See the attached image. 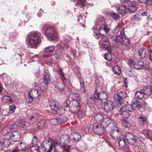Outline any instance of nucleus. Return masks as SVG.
I'll return each instance as SVG.
<instances>
[{"instance_id": "37998d69", "label": "nucleus", "mask_w": 152, "mask_h": 152, "mask_svg": "<svg viewBox=\"0 0 152 152\" xmlns=\"http://www.w3.org/2000/svg\"><path fill=\"white\" fill-rule=\"evenodd\" d=\"M100 94L99 93L97 92V90H96L95 91L94 98L96 101H98L99 100L101 101L103 99L100 97Z\"/></svg>"}, {"instance_id": "6e6d98bb", "label": "nucleus", "mask_w": 152, "mask_h": 152, "mask_svg": "<svg viewBox=\"0 0 152 152\" xmlns=\"http://www.w3.org/2000/svg\"><path fill=\"white\" fill-rule=\"evenodd\" d=\"M104 58L107 60L110 61L112 60V56L111 53H105L104 56Z\"/></svg>"}, {"instance_id": "a19ab883", "label": "nucleus", "mask_w": 152, "mask_h": 152, "mask_svg": "<svg viewBox=\"0 0 152 152\" xmlns=\"http://www.w3.org/2000/svg\"><path fill=\"white\" fill-rule=\"evenodd\" d=\"M114 108L113 105H104V109L106 112H109Z\"/></svg>"}, {"instance_id": "c85d7f7f", "label": "nucleus", "mask_w": 152, "mask_h": 152, "mask_svg": "<svg viewBox=\"0 0 152 152\" xmlns=\"http://www.w3.org/2000/svg\"><path fill=\"white\" fill-rule=\"evenodd\" d=\"M142 133L152 141V132L150 130L148 129H144L142 131Z\"/></svg>"}, {"instance_id": "c9c22d12", "label": "nucleus", "mask_w": 152, "mask_h": 152, "mask_svg": "<svg viewBox=\"0 0 152 152\" xmlns=\"http://www.w3.org/2000/svg\"><path fill=\"white\" fill-rule=\"evenodd\" d=\"M55 46L53 45H50L45 48V51L47 53H51L55 50Z\"/></svg>"}, {"instance_id": "39448f33", "label": "nucleus", "mask_w": 152, "mask_h": 152, "mask_svg": "<svg viewBox=\"0 0 152 152\" xmlns=\"http://www.w3.org/2000/svg\"><path fill=\"white\" fill-rule=\"evenodd\" d=\"M122 4H125L126 5L127 9L131 12H135L137 10L138 6L134 2H132L129 0H121Z\"/></svg>"}, {"instance_id": "864d4df0", "label": "nucleus", "mask_w": 152, "mask_h": 152, "mask_svg": "<svg viewBox=\"0 0 152 152\" xmlns=\"http://www.w3.org/2000/svg\"><path fill=\"white\" fill-rule=\"evenodd\" d=\"M142 133L139 134L137 135H135V138H137L140 141H143L145 138V136H143L141 135Z\"/></svg>"}, {"instance_id": "49530a36", "label": "nucleus", "mask_w": 152, "mask_h": 152, "mask_svg": "<svg viewBox=\"0 0 152 152\" xmlns=\"http://www.w3.org/2000/svg\"><path fill=\"white\" fill-rule=\"evenodd\" d=\"M121 111H122L121 115L123 118H129L130 115L127 111L122 110Z\"/></svg>"}, {"instance_id": "603ef678", "label": "nucleus", "mask_w": 152, "mask_h": 152, "mask_svg": "<svg viewBox=\"0 0 152 152\" xmlns=\"http://www.w3.org/2000/svg\"><path fill=\"white\" fill-rule=\"evenodd\" d=\"M132 19L134 20L139 21L141 20V18L140 15L137 14L132 17Z\"/></svg>"}, {"instance_id": "338daca9", "label": "nucleus", "mask_w": 152, "mask_h": 152, "mask_svg": "<svg viewBox=\"0 0 152 152\" xmlns=\"http://www.w3.org/2000/svg\"><path fill=\"white\" fill-rule=\"evenodd\" d=\"M60 52L58 50H56L54 54V57L56 59L60 56Z\"/></svg>"}, {"instance_id": "f257e3e1", "label": "nucleus", "mask_w": 152, "mask_h": 152, "mask_svg": "<svg viewBox=\"0 0 152 152\" xmlns=\"http://www.w3.org/2000/svg\"><path fill=\"white\" fill-rule=\"evenodd\" d=\"M43 143L45 145L48 149L47 152H51L53 148L55 149V152H69V150L71 148V146L70 145H63L59 146L61 149L59 151L56 150L55 147L56 145L58 144V143L52 139L45 140L43 142Z\"/></svg>"}, {"instance_id": "7ed1b4c3", "label": "nucleus", "mask_w": 152, "mask_h": 152, "mask_svg": "<svg viewBox=\"0 0 152 152\" xmlns=\"http://www.w3.org/2000/svg\"><path fill=\"white\" fill-rule=\"evenodd\" d=\"M28 42L31 48H36L40 43V34L37 32L32 31L30 32L27 36Z\"/></svg>"}, {"instance_id": "0e129e2a", "label": "nucleus", "mask_w": 152, "mask_h": 152, "mask_svg": "<svg viewBox=\"0 0 152 152\" xmlns=\"http://www.w3.org/2000/svg\"><path fill=\"white\" fill-rule=\"evenodd\" d=\"M78 115L81 118L84 117L85 116L86 113L84 111H79L78 113H77Z\"/></svg>"}, {"instance_id": "423d86ee", "label": "nucleus", "mask_w": 152, "mask_h": 152, "mask_svg": "<svg viewBox=\"0 0 152 152\" xmlns=\"http://www.w3.org/2000/svg\"><path fill=\"white\" fill-rule=\"evenodd\" d=\"M40 95L38 90L32 89L29 92L28 96V99L26 100L29 103H31L33 102L34 99L37 98Z\"/></svg>"}, {"instance_id": "6ab92c4d", "label": "nucleus", "mask_w": 152, "mask_h": 152, "mask_svg": "<svg viewBox=\"0 0 152 152\" xmlns=\"http://www.w3.org/2000/svg\"><path fill=\"white\" fill-rule=\"evenodd\" d=\"M69 38H65L63 40H61L60 44L61 47H64L68 48L71 43V41H69Z\"/></svg>"}, {"instance_id": "bf43d9fd", "label": "nucleus", "mask_w": 152, "mask_h": 152, "mask_svg": "<svg viewBox=\"0 0 152 152\" xmlns=\"http://www.w3.org/2000/svg\"><path fill=\"white\" fill-rule=\"evenodd\" d=\"M122 122L124 126L126 127H129L130 125L129 123L124 119H123L122 121Z\"/></svg>"}, {"instance_id": "4be33fe9", "label": "nucleus", "mask_w": 152, "mask_h": 152, "mask_svg": "<svg viewBox=\"0 0 152 152\" xmlns=\"http://www.w3.org/2000/svg\"><path fill=\"white\" fill-rule=\"evenodd\" d=\"M70 111L73 113H78L80 109V105H68Z\"/></svg>"}, {"instance_id": "c756f323", "label": "nucleus", "mask_w": 152, "mask_h": 152, "mask_svg": "<svg viewBox=\"0 0 152 152\" xmlns=\"http://www.w3.org/2000/svg\"><path fill=\"white\" fill-rule=\"evenodd\" d=\"M94 118L97 123H101L104 119L103 115L99 113L96 114L94 116Z\"/></svg>"}, {"instance_id": "ea45409f", "label": "nucleus", "mask_w": 152, "mask_h": 152, "mask_svg": "<svg viewBox=\"0 0 152 152\" xmlns=\"http://www.w3.org/2000/svg\"><path fill=\"white\" fill-rule=\"evenodd\" d=\"M147 118L143 116L142 115H140L138 118V121L142 124H145L146 122Z\"/></svg>"}, {"instance_id": "f3484780", "label": "nucleus", "mask_w": 152, "mask_h": 152, "mask_svg": "<svg viewBox=\"0 0 152 152\" xmlns=\"http://www.w3.org/2000/svg\"><path fill=\"white\" fill-rule=\"evenodd\" d=\"M141 105H125L123 106L122 108L120 110L124 108L126 109V111L132 112L134 110H136L140 107Z\"/></svg>"}, {"instance_id": "e2e57ef3", "label": "nucleus", "mask_w": 152, "mask_h": 152, "mask_svg": "<svg viewBox=\"0 0 152 152\" xmlns=\"http://www.w3.org/2000/svg\"><path fill=\"white\" fill-rule=\"evenodd\" d=\"M49 102V104H58V102L55 99H50Z\"/></svg>"}, {"instance_id": "b1692460", "label": "nucleus", "mask_w": 152, "mask_h": 152, "mask_svg": "<svg viewBox=\"0 0 152 152\" xmlns=\"http://www.w3.org/2000/svg\"><path fill=\"white\" fill-rule=\"evenodd\" d=\"M127 7L126 5H121L119 6L117 11L118 12L120 13L122 16H124L126 14Z\"/></svg>"}, {"instance_id": "5fc2aeb1", "label": "nucleus", "mask_w": 152, "mask_h": 152, "mask_svg": "<svg viewBox=\"0 0 152 152\" xmlns=\"http://www.w3.org/2000/svg\"><path fill=\"white\" fill-rule=\"evenodd\" d=\"M16 109L15 105H11L9 108L8 113L10 114L13 113Z\"/></svg>"}, {"instance_id": "72a5a7b5", "label": "nucleus", "mask_w": 152, "mask_h": 152, "mask_svg": "<svg viewBox=\"0 0 152 152\" xmlns=\"http://www.w3.org/2000/svg\"><path fill=\"white\" fill-rule=\"evenodd\" d=\"M77 2L76 3V5L81 8H83L85 6L86 3V0H77Z\"/></svg>"}, {"instance_id": "bb28decb", "label": "nucleus", "mask_w": 152, "mask_h": 152, "mask_svg": "<svg viewBox=\"0 0 152 152\" xmlns=\"http://www.w3.org/2000/svg\"><path fill=\"white\" fill-rule=\"evenodd\" d=\"M125 138L128 140V142L129 143L130 140L134 141H135L136 140L135 135H133L130 132H128L126 133L125 136Z\"/></svg>"}, {"instance_id": "412c9836", "label": "nucleus", "mask_w": 152, "mask_h": 152, "mask_svg": "<svg viewBox=\"0 0 152 152\" xmlns=\"http://www.w3.org/2000/svg\"><path fill=\"white\" fill-rule=\"evenodd\" d=\"M50 123L52 125L55 126L62 124L64 123V121L61 118H53L50 120Z\"/></svg>"}, {"instance_id": "0eeeda50", "label": "nucleus", "mask_w": 152, "mask_h": 152, "mask_svg": "<svg viewBox=\"0 0 152 152\" xmlns=\"http://www.w3.org/2000/svg\"><path fill=\"white\" fill-rule=\"evenodd\" d=\"M93 129L95 133L102 135L104 132L105 128L101 123H96L94 124Z\"/></svg>"}, {"instance_id": "473e14b6", "label": "nucleus", "mask_w": 152, "mask_h": 152, "mask_svg": "<svg viewBox=\"0 0 152 152\" xmlns=\"http://www.w3.org/2000/svg\"><path fill=\"white\" fill-rule=\"evenodd\" d=\"M1 143L3 146L7 148L9 147V145H11V142L8 139H5L1 141Z\"/></svg>"}, {"instance_id": "13d9d810", "label": "nucleus", "mask_w": 152, "mask_h": 152, "mask_svg": "<svg viewBox=\"0 0 152 152\" xmlns=\"http://www.w3.org/2000/svg\"><path fill=\"white\" fill-rule=\"evenodd\" d=\"M138 148L140 151L144 152H145L146 151V148L145 144L143 143H142V144L139 145L138 147Z\"/></svg>"}, {"instance_id": "cd10ccee", "label": "nucleus", "mask_w": 152, "mask_h": 152, "mask_svg": "<svg viewBox=\"0 0 152 152\" xmlns=\"http://www.w3.org/2000/svg\"><path fill=\"white\" fill-rule=\"evenodd\" d=\"M102 123V125L105 128L108 126L110 124H111L110 119L109 117L106 116V117L103 119Z\"/></svg>"}, {"instance_id": "ddd939ff", "label": "nucleus", "mask_w": 152, "mask_h": 152, "mask_svg": "<svg viewBox=\"0 0 152 152\" xmlns=\"http://www.w3.org/2000/svg\"><path fill=\"white\" fill-rule=\"evenodd\" d=\"M110 133L111 137L115 140H118L121 135V132L117 127H115L114 130H111Z\"/></svg>"}, {"instance_id": "de8ad7c7", "label": "nucleus", "mask_w": 152, "mask_h": 152, "mask_svg": "<svg viewBox=\"0 0 152 152\" xmlns=\"http://www.w3.org/2000/svg\"><path fill=\"white\" fill-rule=\"evenodd\" d=\"M109 14L110 17L114 19L117 20L119 18V15L117 13L113 12L112 13L109 12Z\"/></svg>"}, {"instance_id": "1a4fd4ad", "label": "nucleus", "mask_w": 152, "mask_h": 152, "mask_svg": "<svg viewBox=\"0 0 152 152\" xmlns=\"http://www.w3.org/2000/svg\"><path fill=\"white\" fill-rule=\"evenodd\" d=\"M99 43L100 45H103L104 48L108 51L110 52L111 50L110 48V43L109 42V39L106 36L103 37L99 41Z\"/></svg>"}, {"instance_id": "4c0bfd02", "label": "nucleus", "mask_w": 152, "mask_h": 152, "mask_svg": "<svg viewBox=\"0 0 152 152\" xmlns=\"http://www.w3.org/2000/svg\"><path fill=\"white\" fill-rule=\"evenodd\" d=\"M101 27H102L103 28H101L100 30V32H102V31H104L105 33V34H107V33L110 31V29L109 26L106 24V23Z\"/></svg>"}, {"instance_id": "f03ea898", "label": "nucleus", "mask_w": 152, "mask_h": 152, "mask_svg": "<svg viewBox=\"0 0 152 152\" xmlns=\"http://www.w3.org/2000/svg\"><path fill=\"white\" fill-rule=\"evenodd\" d=\"M42 29L43 32L51 40H55L57 41L59 40V36L53 26L44 25L42 26Z\"/></svg>"}, {"instance_id": "20e7f679", "label": "nucleus", "mask_w": 152, "mask_h": 152, "mask_svg": "<svg viewBox=\"0 0 152 152\" xmlns=\"http://www.w3.org/2000/svg\"><path fill=\"white\" fill-rule=\"evenodd\" d=\"M44 78L40 80L38 82V86L41 90H46L48 87V85L49 84L50 80V74L48 71H45L43 74Z\"/></svg>"}, {"instance_id": "e433bc0d", "label": "nucleus", "mask_w": 152, "mask_h": 152, "mask_svg": "<svg viewBox=\"0 0 152 152\" xmlns=\"http://www.w3.org/2000/svg\"><path fill=\"white\" fill-rule=\"evenodd\" d=\"M135 96L136 97L140 99L143 98H146L142 90L136 92L135 94Z\"/></svg>"}, {"instance_id": "052dcab7", "label": "nucleus", "mask_w": 152, "mask_h": 152, "mask_svg": "<svg viewBox=\"0 0 152 152\" xmlns=\"http://www.w3.org/2000/svg\"><path fill=\"white\" fill-rule=\"evenodd\" d=\"M94 30H93L94 31V32L93 33V36L98 39H101L102 38V37L99 34L97 33H96V32L94 31Z\"/></svg>"}, {"instance_id": "c03bdc74", "label": "nucleus", "mask_w": 152, "mask_h": 152, "mask_svg": "<svg viewBox=\"0 0 152 152\" xmlns=\"http://www.w3.org/2000/svg\"><path fill=\"white\" fill-rule=\"evenodd\" d=\"M114 73L116 75H119L121 73V71L120 67L118 66H115L113 68Z\"/></svg>"}, {"instance_id": "4468645a", "label": "nucleus", "mask_w": 152, "mask_h": 152, "mask_svg": "<svg viewBox=\"0 0 152 152\" xmlns=\"http://www.w3.org/2000/svg\"><path fill=\"white\" fill-rule=\"evenodd\" d=\"M28 123L29 124H32L35 123L38 118V115L35 113L27 114Z\"/></svg>"}, {"instance_id": "774afa93", "label": "nucleus", "mask_w": 152, "mask_h": 152, "mask_svg": "<svg viewBox=\"0 0 152 152\" xmlns=\"http://www.w3.org/2000/svg\"><path fill=\"white\" fill-rule=\"evenodd\" d=\"M39 140L37 137L34 136L32 140V143L33 144H36V143Z\"/></svg>"}, {"instance_id": "8fccbe9b", "label": "nucleus", "mask_w": 152, "mask_h": 152, "mask_svg": "<svg viewBox=\"0 0 152 152\" xmlns=\"http://www.w3.org/2000/svg\"><path fill=\"white\" fill-rule=\"evenodd\" d=\"M152 0H138L139 2L145 4L147 5H151L152 4Z\"/></svg>"}, {"instance_id": "dca6fc26", "label": "nucleus", "mask_w": 152, "mask_h": 152, "mask_svg": "<svg viewBox=\"0 0 152 152\" xmlns=\"http://www.w3.org/2000/svg\"><path fill=\"white\" fill-rule=\"evenodd\" d=\"M124 29L125 27H123L121 31V35H123V39L122 40V42H121V44L125 46H127L130 45V42L129 39L126 37L124 31Z\"/></svg>"}, {"instance_id": "aec40b11", "label": "nucleus", "mask_w": 152, "mask_h": 152, "mask_svg": "<svg viewBox=\"0 0 152 152\" xmlns=\"http://www.w3.org/2000/svg\"><path fill=\"white\" fill-rule=\"evenodd\" d=\"M12 126L14 128H17L18 127L21 128L26 127V122L24 120H22L14 123Z\"/></svg>"}, {"instance_id": "09e8293b", "label": "nucleus", "mask_w": 152, "mask_h": 152, "mask_svg": "<svg viewBox=\"0 0 152 152\" xmlns=\"http://www.w3.org/2000/svg\"><path fill=\"white\" fill-rule=\"evenodd\" d=\"M11 131V129L8 127H6L3 129V132L4 135L7 134Z\"/></svg>"}, {"instance_id": "2eb2a0df", "label": "nucleus", "mask_w": 152, "mask_h": 152, "mask_svg": "<svg viewBox=\"0 0 152 152\" xmlns=\"http://www.w3.org/2000/svg\"><path fill=\"white\" fill-rule=\"evenodd\" d=\"M11 139L14 141L15 142L19 140L21 136L20 132L17 131L12 132L10 134Z\"/></svg>"}, {"instance_id": "9b49d317", "label": "nucleus", "mask_w": 152, "mask_h": 152, "mask_svg": "<svg viewBox=\"0 0 152 152\" xmlns=\"http://www.w3.org/2000/svg\"><path fill=\"white\" fill-rule=\"evenodd\" d=\"M0 80L3 81L6 86H11L12 84L10 77L7 75L5 73L0 75Z\"/></svg>"}, {"instance_id": "3c124183", "label": "nucleus", "mask_w": 152, "mask_h": 152, "mask_svg": "<svg viewBox=\"0 0 152 152\" xmlns=\"http://www.w3.org/2000/svg\"><path fill=\"white\" fill-rule=\"evenodd\" d=\"M127 63L129 66L131 68L134 67L135 62H134L132 59H130L128 60Z\"/></svg>"}, {"instance_id": "4d7b16f0", "label": "nucleus", "mask_w": 152, "mask_h": 152, "mask_svg": "<svg viewBox=\"0 0 152 152\" xmlns=\"http://www.w3.org/2000/svg\"><path fill=\"white\" fill-rule=\"evenodd\" d=\"M62 137L65 140L66 142H65L66 143H68L70 141V136L69 137L68 135L67 134H64L62 136Z\"/></svg>"}, {"instance_id": "58836bf2", "label": "nucleus", "mask_w": 152, "mask_h": 152, "mask_svg": "<svg viewBox=\"0 0 152 152\" xmlns=\"http://www.w3.org/2000/svg\"><path fill=\"white\" fill-rule=\"evenodd\" d=\"M123 35H121V31L120 36H117L114 38V41L116 43H121L123 39Z\"/></svg>"}, {"instance_id": "393cba45", "label": "nucleus", "mask_w": 152, "mask_h": 152, "mask_svg": "<svg viewBox=\"0 0 152 152\" xmlns=\"http://www.w3.org/2000/svg\"><path fill=\"white\" fill-rule=\"evenodd\" d=\"M142 90L146 98L151 94L152 89L150 86L144 87Z\"/></svg>"}, {"instance_id": "f704fd0d", "label": "nucleus", "mask_w": 152, "mask_h": 152, "mask_svg": "<svg viewBox=\"0 0 152 152\" xmlns=\"http://www.w3.org/2000/svg\"><path fill=\"white\" fill-rule=\"evenodd\" d=\"M146 51L145 49L142 48L138 50V55L141 59H143L145 56Z\"/></svg>"}, {"instance_id": "a878e982", "label": "nucleus", "mask_w": 152, "mask_h": 152, "mask_svg": "<svg viewBox=\"0 0 152 152\" xmlns=\"http://www.w3.org/2000/svg\"><path fill=\"white\" fill-rule=\"evenodd\" d=\"M143 63L142 61H137L135 62L134 68L137 69H141L144 67L146 69H148V67L146 66V67L143 66Z\"/></svg>"}, {"instance_id": "7c9ffc66", "label": "nucleus", "mask_w": 152, "mask_h": 152, "mask_svg": "<svg viewBox=\"0 0 152 152\" xmlns=\"http://www.w3.org/2000/svg\"><path fill=\"white\" fill-rule=\"evenodd\" d=\"M2 101L4 104L7 103L8 104L12 103V100L10 97L7 96H6L3 97Z\"/></svg>"}, {"instance_id": "680f3d73", "label": "nucleus", "mask_w": 152, "mask_h": 152, "mask_svg": "<svg viewBox=\"0 0 152 152\" xmlns=\"http://www.w3.org/2000/svg\"><path fill=\"white\" fill-rule=\"evenodd\" d=\"M30 57L33 62L37 61L39 60V56L38 55H35L32 57L31 56Z\"/></svg>"}, {"instance_id": "a18cd8bd", "label": "nucleus", "mask_w": 152, "mask_h": 152, "mask_svg": "<svg viewBox=\"0 0 152 152\" xmlns=\"http://www.w3.org/2000/svg\"><path fill=\"white\" fill-rule=\"evenodd\" d=\"M119 146L121 147L125 146L126 144V141L123 138H120L118 141Z\"/></svg>"}, {"instance_id": "5701e85b", "label": "nucleus", "mask_w": 152, "mask_h": 152, "mask_svg": "<svg viewBox=\"0 0 152 152\" xmlns=\"http://www.w3.org/2000/svg\"><path fill=\"white\" fill-rule=\"evenodd\" d=\"M20 151L26 152L27 150V144L25 142H21L16 145Z\"/></svg>"}, {"instance_id": "a211bd4d", "label": "nucleus", "mask_w": 152, "mask_h": 152, "mask_svg": "<svg viewBox=\"0 0 152 152\" xmlns=\"http://www.w3.org/2000/svg\"><path fill=\"white\" fill-rule=\"evenodd\" d=\"M81 139L80 134L77 132H74L70 135V140L73 142L75 143L80 140Z\"/></svg>"}, {"instance_id": "9d476101", "label": "nucleus", "mask_w": 152, "mask_h": 152, "mask_svg": "<svg viewBox=\"0 0 152 152\" xmlns=\"http://www.w3.org/2000/svg\"><path fill=\"white\" fill-rule=\"evenodd\" d=\"M106 23L105 20L102 16H99L96 20L94 27L92 28L93 30H96L97 28H99Z\"/></svg>"}, {"instance_id": "2f4dec72", "label": "nucleus", "mask_w": 152, "mask_h": 152, "mask_svg": "<svg viewBox=\"0 0 152 152\" xmlns=\"http://www.w3.org/2000/svg\"><path fill=\"white\" fill-rule=\"evenodd\" d=\"M46 121L44 120H42L38 122L37 124V127L39 130H41L45 126Z\"/></svg>"}, {"instance_id": "f8f14e48", "label": "nucleus", "mask_w": 152, "mask_h": 152, "mask_svg": "<svg viewBox=\"0 0 152 152\" xmlns=\"http://www.w3.org/2000/svg\"><path fill=\"white\" fill-rule=\"evenodd\" d=\"M126 94L125 92H121L119 94L115 95L114 99L117 102L121 104L123 101L126 99Z\"/></svg>"}, {"instance_id": "79ce46f5", "label": "nucleus", "mask_w": 152, "mask_h": 152, "mask_svg": "<svg viewBox=\"0 0 152 152\" xmlns=\"http://www.w3.org/2000/svg\"><path fill=\"white\" fill-rule=\"evenodd\" d=\"M72 97L73 100H74L75 102L77 101V103L78 104H80L79 102V100L80 99L79 95L77 94H72Z\"/></svg>"}, {"instance_id": "6e6552de", "label": "nucleus", "mask_w": 152, "mask_h": 152, "mask_svg": "<svg viewBox=\"0 0 152 152\" xmlns=\"http://www.w3.org/2000/svg\"><path fill=\"white\" fill-rule=\"evenodd\" d=\"M52 112L59 115H62L65 112V109L59 105H50Z\"/></svg>"}, {"instance_id": "69168bd1", "label": "nucleus", "mask_w": 152, "mask_h": 152, "mask_svg": "<svg viewBox=\"0 0 152 152\" xmlns=\"http://www.w3.org/2000/svg\"><path fill=\"white\" fill-rule=\"evenodd\" d=\"M57 67L59 70L58 71V73H59V75L60 76H63V74H64L63 71V69L59 65H58Z\"/></svg>"}]
</instances>
